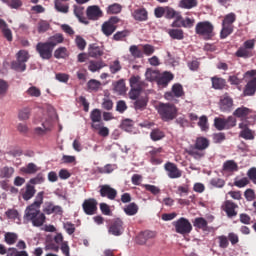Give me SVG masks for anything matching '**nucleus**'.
Returning <instances> with one entry per match:
<instances>
[{"instance_id":"nucleus-1","label":"nucleus","mask_w":256,"mask_h":256,"mask_svg":"<svg viewBox=\"0 0 256 256\" xmlns=\"http://www.w3.org/2000/svg\"><path fill=\"white\" fill-rule=\"evenodd\" d=\"M23 219L24 223H32L33 227H43L47 217L39 208L27 207Z\"/></svg>"},{"instance_id":"nucleus-2","label":"nucleus","mask_w":256,"mask_h":256,"mask_svg":"<svg viewBox=\"0 0 256 256\" xmlns=\"http://www.w3.org/2000/svg\"><path fill=\"white\" fill-rule=\"evenodd\" d=\"M156 109L158 111V115H160V119L166 123L177 119V115H179V109L173 103L160 102Z\"/></svg>"},{"instance_id":"nucleus-3","label":"nucleus","mask_w":256,"mask_h":256,"mask_svg":"<svg viewBox=\"0 0 256 256\" xmlns=\"http://www.w3.org/2000/svg\"><path fill=\"white\" fill-rule=\"evenodd\" d=\"M215 26L209 21L198 22L195 27V33L202 37L204 41H209L215 37Z\"/></svg>"},{"instance_id":"nucleus-4","label":"nucleus","mask_w":256,"mask_h":256,"mask_svg":"<svg viewBox=\"0 0 256 256\" xmlns=\"http://www.w3.org/2000/svg\"><path fill=\"white\" fill-rule=\"evenodd\" d=\"M237 21V15L231 12L224 16L222 21V30L220 32L221 39H227L231 33H233V23Z\"/></svg>"},{"instance_id":"nucleus-5","label":"nucleus","mask_w":256,"mask_h":256,"mask_svg":"<svg viewBox=\"0 0 256 256\" xmlns=\"http://www.w3.org/2000/svg\"><path fill=\"white\" fill-rule=\"evenodd\" d=\"M255 39L246 40L243 43V46L238 48L235 53L236 57H240L242 59H249V57H253V49H255Z\"/></svg>"},{"instance_id":"nucleus-6","label":"nucleus","mask_w":256,"mask_h":256,"mask_svg":"<svg viewBox=\"0 0 256 256\" xmlns=\"http://www.w3.org/2000/svg\"><path fill=\"white\" fill-rule=\"evenodd\" d=\"M173 227H175L176 233H179L180 235H189L191 231H193V226L191 225V222L185 217H181L178 220L174 221L172 223Z\"/></svg>"},{"instance_id":"nucleus-7","label":"nucleus","mask_w":256,"mask_h":256,"mask_svg":"<svg viewBox=\"0 0 256 256\" xmlns=\"http://www.w3.org/2000/svg\"><path fill=\"white\" fill-rule=\"evenodd\" d=\"M125 223L121 218L113 219L108 227L109 235H114V237H121L125 233Z\"/></svg>"},{"instance_id":"nucleus-8","label":"nucleus","mask_w":256,"mask_h":256,"mask_svg":"<svg viewBox=\"0 0 256 256\" xmlns=\"http://www.w3.org/2000/svg\"><path fill=\"white\" fill-rule=\"evenodd\" d=\"M121 19L117 16H112L109 18L108 21L104 22L101 27L102 33L106 37H111L113 35L114 31H117V23H119Z\"/></svg>"},{"instance_id":"nucleus-9","label":"nucleus","mask_w":256,"mask_h":256,"mask_svg":"<svg viewBox=\"0 0 256 256\" xmlns=\"http://www.w3.org/2000/svg\"><path fill=\"white\" fill-rule=\"evenodd\" d=\"M36 51L38 52L41 59L49 61L53 57V49L47 42H39L36 45Z\"/></svg>"},{"instance_id":"nucleus-10","label":"nucleus","mask_w":256,"mask_h":256,"mask_svg":"<svg viewBox=\"0 0 256 256\" xmlns=\"http://www.w3.org/2000/svg\"><path fill=\"white\" fill-rule=\"evenodd\" d=\"M164 169L169 179H179L183 176V172L177 167V164L173 162H166Z\"/></svg>"},{"instance_id":"nucleus-11","label":"nucleus","mask_w":256,"mask_h":256,"mask_svg":"<svg viewBox=\"0 0 256 256\" xmlns=\"http://www.w3.org/2000/svg\"><path fill=\"white\" fill-rule=\"evenodd\" d=\"M99 203L97 202V199L95 198H89L84 200L82 204V209L85 213V215H96L97 214V205Z\"/></svg>"},{"instance_id":"nucleus-12","label":"nucleus","mask_w":256,"mask_h":256,"mask_svg":"<svg viewBox=\"0 0 256 256\" xmlns=\"http://www.w3.org/2000/svg\"><path fill=\"white\" fill-rule=\"evenodd\" d=\"M99 189L100 197H106V199H109L110 201H115V199H117V191L109 184L100 185Z\"/></svg>"},{"instance_id":"nucleus-13","label":"nucleus","mask_w":256,"mask_h":256,"mask_svg":"<svg viewBox=\"0 0 256 256\" xmlns=\"http://www.w3.org/2000/svg\"><path fill=\"white\" fill-rule=\"evenodd\" d=\"M163 153V148L148 147L147 156L150 158L152 165H161L163 160L159 157Z\"/></svg>"},{"instance_id":"nucleus-14","label":"nucleus","mask_w":256,"mask_h":256,"mask_svg":"<svg viewBox=\"0 0 256 256\" xmlns=\"http://www.w3.org/2000/svg\"><path fill=\"white\" fill-rule=\"evenodd\" d=\"M222 209L226 212L229 219H233V217H237V209H239V205L231 200H226L222 205Z\"/></svg>"},{"instance_id":"nucleus-15","label":"nucleus","mask_w":256,"mask_h":256,"mask_svg":"<svg viewBox=\"0 0 256 256\" xmlns=\"http://www.w3.org/2000/svg\"><path fill=\"white\" fill-rule=\"evenodd\" d=\"M183 95V86L181 84H174L172 86V91L164 94V99H166V101H175V97L179 98L183 97Z\"/></svg>"},{"instance_id":"nucleus-16","label":"nucleus","mask_w":256,"mask_h":256,"mask_svg":"<svg viewBox=\"0 0 256 256\" xmlns=\"http://www.w3.org/2000/svg\"><path fill=\"white\" fill-rule=\"evenodd\" d=\"M164 17H165V19H174V21L171 24V27H179L177 22L181 21V19H182L181 12L176 11L169 6H166V11H165Z\"/></svg>"},{"instance_id":"nucleus-17","label":"nucleus","mask_w":256,"mask_h":256,"mask_svg":"<svg viewBox=\"0 0 256 256\" xmlns=\"http://www.w3.org/2000/svg\"><path fill=\"white\" fill-rule=\"evenodd\" d=\"M134 21H138L140 23H143L145 21L149 20V12L147 11V9L145 7H140L135 9L132 13H131Z\"/></svg>"},{"instance_id":"nucleus-18","label":"nucleus","mask_w":256,"mask_h":256,"mask_svg":"<svg viewBox=\"0 0 256 256\" xmlns=\"http://www.w3.org/2000/svg\"><path fill=\"white\" fill-rule=\"evenodd\" d=\"M231 109H233V98H231L229 94L225 93L220 98V110L223 113H230Z\"/></svg>"},{"instance_id":"nucleus-19","label":"nucleus","mask_w":256,"mask_h":256,"mask_svg":"<svg viewBox=\"0 0 256 256\" xmlns=\"http://www.w3.org/2000/svg\"><path fill=\"white\" fill-rule=\"evenodd\" d=\"M233 116L237 117V119H241V121H245V119L253 117V110L245 106H241L233 112Z\"/></svg>"},{"instance_id":"nucleus-20","label":"nucleus","mask_w":256,"mask_h":256,"mask_svg":"<svg viewBox=\"0 0 256 256\" xmlns=\"http://www.w3.org/2000/svg\"><path fill=\"white\" fill-rule=\"evenodd\" d=\"M155 237H157V233L151 230H145L136 237V243H138V245H147V241L155 239Z\"/></svg>"},{"instance_id":"nucleus-21","label":"nucleus","mask_w":256,"mask_h":256,"mask_svg":"<svg viewBox=\"0 0 256 256\" xmlns=\"http://www.w3.org/2000/svg\"><path fill=\"white\" fill-rule=\"evenodd\" d=\"M86 15L91 21H97L100 17H103V11L99 6H90L86 10Z\"/></svg>"},{"instance_id":"nucleus-22","label":"nucleus","mask_w":256,"mask_h":256,"mask_svg":"<svg viewBox=\"0 0 256 256\" xmlns=\"http://www.w3.org/2000/svg\"><path fill=\"white\" fill-rule=\"evenodd\" d=\"M239 129H242L240 132V137H242V139H246L247 141H251L255 139L253 130L249 129V126L247 125V123L241 122L239 124Z\"/></svg>"},{"instance_id":"nucleus-23","label":"nucleus","mask_w":256,"mask_h":256,"mask_svg":"<svg viewBox=\"0 0 256 256\" xmlns=\"http://www.w3.org/2000/svg\"><path fill=\"white\" fill-rule=\"evenodd\" d=\"M255 93H256V76L247 82L243 91V94L246 97H251L255 95Z\"/></svg>"},{"instance_id":"nucleus-24","label":"nucleus","mask_w":256,"mask_h":256,"mask_svg":"<svg viewBox=\"0 0 256 256\" xmlns=\"http://www.w3.org/2000/svg\"><path fill=\"white\" fill-rule=\"evenodd\" d=\"M211 83H212V89H216L219 91L227 87V80L218 76L211 77Z\"/></svg>"},{"instance_id":"nucleus-25","label":"nucleus","mask_w":256,"mask_h":256,"mask_svg":"<svg viewBox=\"0 0 256 256\" xmlns=\"http://www.w3.org/2000/svg\"><path fill=\"white\" fill-rule=\"evenodd\" d=\"M74 15L77 17L78 21L80 23H84V25H88L89 21H87V18L85 17V8L82 6L74 5Z\"/></svg>"},{"instance_id":"nucleus-26","label":"nucleus","mask_w":256,"mask_h":256,"mask_svg":"<svg viewBox=\"0 0 256 256\" xmlns=\"http://www.w3.org/2000/svg\"><path fill=\"white\" fill-rule=\"evenodd\" d=\"M173 79H175V76L173 75V73L171 72H164L161 77L158 78V85H160L161 87H167V85H169V83H171V81H173Z\"/></svg>"},{"instance_id":"nucleus-27","label":"nucleus","mask_w":256,"mask_h":256,"mask_svg":"<svg viewBox=\"0 0 256 256\" xmlns=\"http://www.w3.org/2000/svg\"><path fill=\"white\" fill-rule=\"evenodd\" d=\"M210 145L209 139L201 136L196 138V141L194 143L195 149L198 151H205V149H208Z\"/></svg>"},{"instance_id":"nucleus-28","label":"nucleus","mask_w":256,"mask_h":256,"mask_svg":"<svg viewBox=\"0 0 256 256\" xmlns=\"http://www.w3.org/2000/svg\"><path fill=\"white\" fill-rule=\"evenodd\" d=\"M88 55L89 57L98 59V57H102L103 49H101L97 44H90L88 48Z\"/></svg>"},{"instance_id":"nucleus-29","label":"nucleus","mask_w":256,"mask_h":256,"mask_svg":"<svg viewBox=\"0 0 256 256\" xmlns=\"http://www.w3.org/2000/svg\"><path fill=\"white\" fill-rule=\"evenodd\" d=\"M65 41V38L63 37V34H55L51 36L46 43L54 50L59 43H63Z\"/></svg>"},{"instance_id":"nucleus-30","label":"nucleus","mask_w":256,"mask_h":256,"mask_svg":"<svg viewBox=\"0 0 256 256\" xmlns=\"http://www.w3.org/2000/svg\"><path fill=\"white\" fill-rule=\"evenodd\" d=\"M35 193H37L35 186L27 184L25 191L22 192V199H24V201H29L30 199H33V197H35Z\"/></svg>"},{"instance_id":"nucleus-31","label":"nucleus","mask_w":256,"mask_h":256,"mask_svg":"<svg viewBox=\"0 0 256 256\" xmlns=\"http://www.w3.org/2000/svg\"><path fill=\"white\" fill-rule=\"evenodd\" d=\"M168 35L171 37V39H176L177 41H182V39H185V32L183 29H179L177 27L169 29Z\"/></svg>"},{"instance_id":"nucleus-32","label":"nucleus","mask_w":256,"mask_h":256,"mask_svg":"<svg viewBox=\"0 0 256 256\" xmlns=\"http://www.w3.org/2000/svg\"><path fill=\"white\" fill-rule=\"evenodd\" d=\"M177 25L178 26H174V27H177V28L184 27V29H191L195 25V19L190 17L183 18L182 16V19L177 22Z\"/></svg>"},{"instance_id":"nucleus-33","label":"nucleus","mask_w":256,"mask_h":256,"mask_svg":"<svg viewBox=\"0 0 256 256\" xmlns=\"http://www.w3.org/2000/svg\"><path fill=\"white\" fill-rule=\"evenodd\" d=\"M51 129H53V124L51 121H46L42 123V127H36L34 129V133L36 135H45V133H47V131H51Z\"/></svg>"},{"instance_id":"nucleus-34","label":"nucleus","mask_w":256,"mask_h":256,"mask_svg":"<svg viewBox=\"0 0 256 256\" xmlns=\"http://www.w3.org/2000/svg\"><path fill=\"white\" fill-rule=\"evenodd\" d=\"M44 197H45V192L44 191L38 192L36 197H35L34 202L32 204H30L29 206H27V207H30L32 209H41V205H43Z\"/></svg>"},{"instance_id":"nucleus-35","label":"nucleus","mask_w":256,"mask_h":256,"mask_svg":"<svg viewBox=\"0 0 256 256\" xmlns=\"http://www.w3.org/2000/svg\"><path fill=\"white\" fill-rule=\"evenodd\" d=\"M223 171L233 173L235 171H239V166L237 165V162H235L234 160H228L223 164Z\"/></svg>"},{"instance_id":"nucleus-36","label":"nucleus","mask_w":256,"mask_h":256,"mask_svg":"<svg viewBox=\"0 0 256 256\" xmlns=\"http://www.w3.org/2000/svg\"><path fill=\"white\" fill-rule=\"evenodd\" d=\"M124 213L129 217H133V215H137V213H139V206H137L135 202H132L124 208Z\"/></svg>"},{"instance_id":"nucleus-37","label":"nucleus","mask_w":256,"mask_h":256,"mask_svg":"<svg viewBox=\"0 0 256 256\" xmlns=\"http://www.w3.org/2000/svg\"><path fill=\"white\" fill-rule=\"evenodd\" d=\"M2 3L7 5L10 9L19 10L23 7V0H1Z\"/></svg>"},{"instance_id":"nucleus-38","label":"nucleus","mask_w":256,"mask_h":256,"mask_svg":"<svg viewBox=\"0 0 256 256\" xmlns=\"http://www.w3.org/2000/svg\"><path fill=\"white\" fill-rule=\"evenodd\" d=\"M114 91L118 93V95H123L127 91V87L125 86V80L120 79L114 83Z\"/></svg>"},{"instance_id":"nucleus-39","label":"nucleus","mask_w":256,"mask_h":256,"mask_svg":"<svg viewBox=\"0 0 256 256\" xmlns=\"http://www.w3.org/2000/svg\"><path fill=\"white\" fill-rule=\"evenodd\" d=\"M147 103H148L147 98H143V97L138 98L134 102V109L136 111H145V109H147Z\"/></svg>"},{"instance_id":"nucleus-40","label":"nucleus","mask_w":256,"mask_h":256,"mask_svg":"<svg viewBox=\"0 0 256 256\" xmlns=\"http://www.w3.org/2000/svg\"><path fill=\"white\" fill-rule=\"evenodd\" d=\"M54 7L58 13H69V4H64L62 0H54Z\"/></svg>"},{"instance_id":"nucleus-41","label":"nucleus","mask_w":256,"mask_h":256,"mask_svg":"<svg viewBox=\"0 0 256 256\" xmlns=\"http://www.w3.org/2000/svg\"><path fill=\"white\" fill-rule=\"evenodd\" d=\"M121 11H123V6L118 3L111 4L106 9L108 15H118Z\"/></svg>"},{"instance_id":"nucleus-42","label":"nucleus","mask_w":256,"mask_h":256,"mask_svg":"<svg viewBox=\"0 0 256 256\" xmlns=\"http://www.w3.org/2000/svg\"><path fill=\"white\" fill-rule=\"evenodd\" d=\"M103 67H106V64L103 61H90L88 69L92 73H95L96 71L103 69Z\"/></svg>"},{"instance_id":"nucleus-43","label":"nucleus","mask_w":256,"mask_h":256,"mask_svg":"<svg viewBox=\"0 0 256 256\" xmlns=\"http://www.w3.org/2000/svg\"><path fill=\"white\" fill-rule=\"evenodd\" d=\"M19 236L13 232H6L4 235V241L7 245H15Z\"/></svg>"},{"instance_id":"nucleus-44","label":"nucleus","mask_w":256,"mask_h":256,"mask_svg":"<svg viewBox=\"0 0 256 256\" xmlns=\"http://www.w3.org/2000/svg\"><path fill=\"white\" fill-rule=\"evenodd\" d=\"M92 129L98 131L100 137H109V128L101 126V124H91Z\"/></svg>"},{"instance_id":"nucleus-45","label":"nucleus","mask_w":256,"mask_h":256,"mask_svg":"<svg viewBox=\"0 0 256 256\" xmlns=\"http://www.w3.org/2000/svg\"><path fill=\"white\" fill-rule=\"evenodd\" d=\"M197 0H180L179 7L181 9H193V7H197Z\"/></svg>"},{"instance_id":"nucleus-46","label":"nucleus","mask_w":256,"mask_h":256,"mask_svg":"<svg viewBox=\"0 0 256 256\" xmlns=\"http://www.w3.org/2000/svg\"><path fill=\"white\" fill-rule=\"evenodd\" d=\"M130 87L134 89H143V82L140 76H132L129 80Z\"/></svg>"},{"instance_id":"nucleus-47","label":"nucleus","mask_w":256,"mask_h":256,"mask_svg":"<svg viewBox=\"0 0 256 256\" xmlns=\"http://www.w3.org/2000/svg\"><path fill=\"white\" fill-rule=\"evenodd\" d=\"M87 88H88V91L90 92L92 91L97 92L99 91V89H101V82L96 79H91L87 83Z\"/></svg>"},{"instance_id":"nucleus-48","label":"nucleus","mask_w":256,"mask_h":256,"mask_svg":"<svg viewBox=\"0 0 256 256\" xmlns=\"http://www.w3.org/2000/svg\"><path fill=\"white\" fill-rule=\"evenodd\" d=\"M165 137V132L161 131L160 129H153L150 133V139L152 141H161Z\"/></svg>"},{"instance_id":"nucleus-49","label":"nucleus","mask_w":256,"mask_h":256,"mask_svg":"<svg viewBox=\"0 0 256 256\" xmlns=\"http://www.w3.org/2000/svg\"><path fill=\"white\" fill-rule=\"evenodd\" d=\"M90 119L92 121V125H95V123H101V110L99 109H94L90 113Z\"/></svg>"},{"instance_id":"nucleus-50","label":"nucleus","mask_w":256,"mask_h":256,"mask_svg":"<svg viewBox=\"0 0 256 256\" xmlns=\"http://www.w3.org/2000/svg\"><path fill=\"white\" fill-rule=\"evenodd\" d=\"M54 57L55 59H65L66 57H69V52L65 47H59L54 51Z\"/></svg>"},{"instance_id":"nucleus-51","label":"nucleus","mask_w":256,"mask_h":256,"mask_svg":"<svg viewBox=\"0 0 256 256\" xmlns=\"http://www.w3.org/2000/svg\"><path fill=\"white\" fill-rule=\"evenodd\" d=\"M188 155H190V157H193V159L199 160V159H203V157H205V151L198 150L194 147L188 151Z\"/></svg>"},{"instance_id":"nucleus-52","label":"nucleus","mask_w":256,"mask_h":256,"mask_svg":"<svg viewBox=\"0 0 256 256\" xmlns=\"http://www.w3.org/2000/svg\"><path fill=\"white\" fill-rule=\"evenodd\" d=\"M22 173H26L27 175H33L37 173V165L34 163H29L26 167L21 168Z\"/></svg>"},{"instance_id":"nucleus-53","label":"nucleus","mask_w":256,"mask_h":256,"mask_svg":"<svg viewBox=\"0 0 256 256\" xmlns=\"http://www.w3.org/2000/svg\"><path fill=\"white\" fill-rule=\"evenodd\" d=\"M26 95L28 97H41V89L37 88L36 86H31L26 90Z\"/></svg>"},{"instance_id":"nucleus-54","label":"nucleus","mask_w":256,"mask_h":256,"mask_svg":"<svg viewBox=\"0 0 256 256\" xmlns=\"http://www.w3.org/2000/svg\"><path fill=\"white\" fill-rule=\"evenodd\" d=\"M31 117V109L29 108H24L19 111L18 113V119L20 121H27Z\"/></svg>"},{"instance_id":"nucleus-55","label":"nucleus","mask_w":256,"mask_h":256,"mask_svg":"<svg viewBox=\"0 0 256 256\" xmlns=\"http://www.w3.org/2000/svg\"><path fill=\"white\" fill-rule=\"evenodd\" d=\"M207 225V220L203 217H198L194 220V227H197L198 229H207Z\"/></svg>"},{"instance_id":"nucleus-56","label":"nucleus","mask_w":256,"mask_h":256,"mask_svg":"<svg viewBox=\"0 0 256 256\" xmlns=\"http://www.w3.org/2000/svg\"><path fill=\"white\" fill-rule=\"evenodd\" d=\"M120 127L121 129H123V131H126L128 133L133 131V120L131 119L123 120Z\"/></svg>"},{"instance_id":"nucleus-57","label":"nucleus","mask_w":256,"mask_h":256,"mask_svg":"<svg viewBox=\"0 0 256 256\" xmlns=\"http://www.w3.org/2000/svg\"><path fill=\"white\" fill-rule=\"evenodd\" d=\"M129 51L135 59H141L143 57V52L136 45L130 46Z\"/></svg>"},{"instance_id":"nucleus-58","label":"nucleus","mask_w":256,"mask_h":256,"mask_svg":"<svg viewBox=\"0 0 256 256\" xmlns=\"http://www.w3.org/2000/svg\"><path fill=\"white\" fill-rule=\"evenodd\" d=\"M5 214L8 219H13L14 221L18 219V221H21V216L19 215V211L15 209H8Z\"/></svg>"},{"instance_id":"nucleus-59","label":"nucleus","mask_w":256,"mask_h":256,"mask_svg":"<svg viewBox=\"0 0 256 256\" xmlns=\"http://www.w3.org/2000/svg\"><path fill=\"white\" fill-rule=\"evenodd\" d=\"M121 69H123V68H122L121 62H119V60H115L109 66V70H110V73H112V75H115L116 73H119V71H121Z\"/></svg>"},{"instance_id":"nucleus-60","label":"nucleus","mask_w":256,"mask_h":256,"mask_svg":"<svg viewBox=\"0 0 256 256\" xmlns=\"http://www.w3.org/2000/svg\"><path fill=\"white\" fill-rule=\"evenodd\" d=\"M214 127L218 130V131H223L226 128L225 125V118H215L214 119Z\"/></svg>"},{"instance_id":"nucleus-61","label":"nucleus","mask_w":256,"mask_h":256,"mask_svg":"<svg viewBox=\"0 0 256 256\" xmlns=\"http://www.w3.org/2000/svg\"><path fill=\"white\" fill-rule=\"evenodd\" d=\"M75 44L80 51H84L85 47H87V41H85L84 38L79 35H77L75 38Z\"/></svg>"},{"instance_id":"nucleus-62","label":"nucleus","mask_w":256,"mask_h":256,"mask_svg":"<svg viewBox=\"0 0 256 256\" xmlns=\"http://www.w3.org/2000/svg\"><path fill=\"white\" fill-rule=\"evenodd\" d=\"M17 61H20L22 63H27V61H29V52L25 51V50H20L17 53Z\"/></svg>"},{"instance_id":"nucleus-63","label":"nucleus","mask_w":256,"mask_h":256,"mask_svg":"<svg viewBox=\"0 0 256 256\" xmlns=\"http://www.w3.org/2000/svg\"><path fill=\"white\" fill-rule=\"evenodd\" d=\"M12 69H14V71H25V69H27V65L24 62H21L19 60L12 62Z\"/></svg>"},{"instance_id":"nucleus-64","label":"nucleus","mask_w":256,"mask_h":256,"mask_svg":"<svg viewBox=\"0 0 256 256\" xmlns=\"http://www.w3.org/2000/svg\"><path fill=\"white\" fill-rule=\"evenodd\" d=\"M198 127H200L201 131H207L209 129L207 116H201L199 118Z\"/></svg>"}]
</instances>
